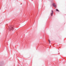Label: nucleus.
<instances>
[{
    "label": "nucleus",
    "mask_w": 66,
    "mask_h": 66,
    "mask_svg": "<svg viewBox=\"0 0 66 66\" xmlns=\"http://www.w3.org/2000/svg\"><path fill=\"white\" fill-rule=\"evenodd\" d=\"M51 12H52L51 13V16H52V15H53V11H51Z\"/></svg>",
    "instance_id": "obj_1"
},
{
    "label": "nucleus",
    "mask_w": 66,
    "mask_h": 66,
    "mask_svg": "<svg viewBox=\"0 0 66 66\" xmlns=\"http://www.w3.org/2000/svg\"><path fill=\"white\" fill-rule=\"evenodd\" d=\"M56 11H57V12H59V10H58L57 9H56Z\"/></svg>",
    "instance_id": "obj_2"
},
{
    "label": "nucleus",
    "mask_w": 66,
    "mask_h": 66,
    "mask_svg": "<svg viewBox=\"0 0 66 66\" xmlns=\"http://www.w3.org/2000/svg\"><path fill=\"white\" fill-rule=\"evenodd\" d=\"M55 5V4H54V3H53V6H54Z\"/></svg>",
    "instance_id": "obj_3"
},
{
    "label": "nucleus",
    "mask_w": 66,
    "mask_h": 66,
    "mask_svg": "<svg viewBox=\"0 0 66 66\" xmlns=\"http://www.w3.org/2000/svg\"><path fill=\"white\" fill-rule=\"evenodd\" d=\"M54 6L55 7H56V5H55Z\"/></svg>",
    "instance_id": "obj_4"
},
{
    "label": "nucleus",
    "mask_w": 66,
    "mask_h": 66,
    "mask_svg": "<svg viewBox=\"0 0 66 66\" xmlns=\"http://www.w3.org/2000/svg\"><path fill=\"white\" fill-rule=\"evenodd\" d=\"M13 28V27H11V30H12V28Z\"/></svg>",
    "instance_id": "obj_5"
},
{
    "label": "nucleus",
    "mask_w": 66,
    "mask_h": 66,
    "mask_svg": "<svg viewBox=\"0 0 66 66\" xmlns=\"http://www.w3.org/2000/svg\"><path fill=\"white\" fill-rule=\"evenodd\" d=\"M49 43H50V40H49Z\"/></svg>",
    "instance_id": "obj_6"
}]
</instances>
